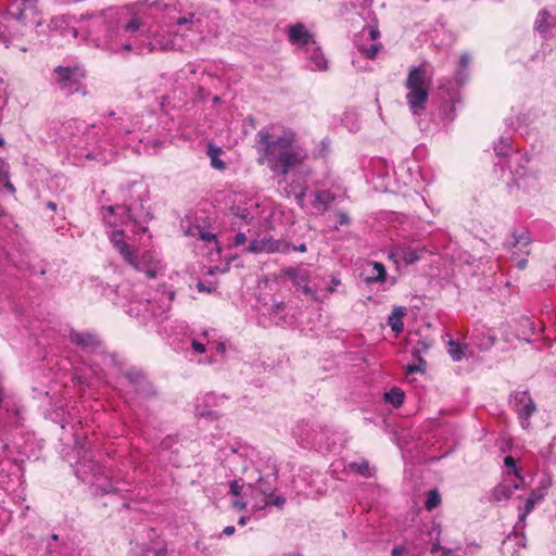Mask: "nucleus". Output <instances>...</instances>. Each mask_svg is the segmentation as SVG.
Here are the masks:
<instances>
[{"label":"nucleus","mask_w":556,"mask_h":556,"mask_svg":"<svg viewBox=\"0 0 556 556\" xmlns=\"http://www.w3.org/2000/svg\"><path fill=\"white\" fill-rule=\"evenodd\" d=\"M191 346L198 354H203L206 351V344L197 339H192Z\"/></svg>","instance_id":"603ef678"},{"label":"nucleus","mask_w":556,"mask_h":556,"mask_svg":"<svg viewBox=\"0 0 556 556\" xmlns=\"http://www.w3.org/2000/svg\"><path fill=\"white\" fill-rule=\"evenodd\" d=\"M162 13L164 23L168 26H189V29L200 27V18L194 13L181 15L173 2L153 1L149 7L140 2L132 8L111 7L101 12L87 13L81 16L88 39L99 49L109 53L122 54L144 51H163L173 46L166 35L152 30L144 15Z\"/></svg>","instance_id":"f257e3e1"},{"label":"nucleus","mask_w":556,"mask_h":556,"mask_svg":"<svg viewBox=\"0 0 556 556\" xmlns=\"http://www.w3.org/2000/svg\"><path fill=\"white\" fill-rule=\"evenodd\" d=\"M46 207H47V208H49V210H51V211H55V210H56V207H58V205H56V203H55V202H53V201H48V202L46 203Z\"/></svg>","instance_id":"774afa93"},{"label":"nucleus","mask_w":556,"mask_h":556,"mask_svg":"<svg viewBox=\"0 0 556 556\" xmlns=\"http://www.w3.org/2000/svg\"><path fill=\"white\" fill-rule=\"evenodd\" d=\"M426 370V362L424 358L419 357L418 364H408L406 366V374H415V372H425Z\"/></svg>","instance_id":"09e8293b"},{"label":"nucleus","mask_w":556,"mask_h":556,"mask_svg":"<svg viewBox=\"0 0 556 556\" xmlns=\"http://www.w3.org/2000/svg\"><path fill=\"white\" fill-rule=\"evenodd\" d=\"M136 124L124 111H110L102 115L101 127L87 125L84 121L73 119L66 125V129H76L81 137L73 136L74 146L87 147L100 141L110 144H119V140L136 131Z\"/></svg>","instance_id":"20e7f679"},{"label":"nucleus","mask_w":556,"mask_h":556,"mask_svg":"<svg viewBox=\"0 0 556 556\" xmlns=\"http://www.w3.org/2000/svg\"><path fill=\"white\" fill-rule=\"evenodd\" d=\"M433 72L428 71L427 63L409 68L405 88L407 89L406 101L414 115H420L429 100V91L432 85Z\"/></svg>","instance_id":"6e6552de"},{"label":"nucleus","mask_w":556,"mask_h":556,"mask_svg":"<svg viewBox=\"0 0 556 556\" xmlns=\"http://www.w3.org/2000/svg\"><path fill=\"white\" fill-rule=\"evenodd\" d=\"M245 241H247L245 235L243 232H238L233 238V245L240 247V245L244 244Z\"/></svg>","instance_id":"13d9d810"},{"label":"nucleus","mask_w":556,"mask_h":556,"mask_svg":"<svg viewBox=\"0 0 556 556\" xmlns=\"http://www.w3.org/2000/svg\"><path fill=\"white\" fill-rule=\"evenodd\" d=\"M515 536L517 538V545L518 546H521V547H525L526 546V536L523 533H521V535H518L517 531L515 530Z\"/></svg>","instance_id":"69168bd1"},{"label":"nucleus","mask_w":556,"mask_h":556,"mask_svg":"<svg viewBox=\"0 0 556 556\" xmlns=\"http://www.w3.org/2000/svg\"><path fill=\"white\" fill-rule=\"evenodd\" d=\"M84 76V72L77 65H59L52 72L51 81L58 90L68 97L79 90Z\"/></svg>","instance_id":"f8f14e48"},{"label":"nucleus","mask_w":556,"mask_h":556,"mask_svg":"<svg viewBox=\"0 0 556 556\" xmlns=\"http://www.w3.org/2000/svg\"><path fill=\"white\" fill-rule=\"evenodd\" d=\"M340 285L341 280L336 276L330 277L329 283L324 282L317 285V288L319 289L318 294L320 295V300L325 298L328 293H333L337 290V287H339Z\"/></svg>","instance_id":"58836bf2"},{"label":"nucleus","mask_w":556,"mask_h":556,"mask_svg":"<svg viewBox=\"0 0 556 556\" xmlns=\"http://www.w3.org/2000/svg\"><path fill=\"white\" fill-rule=\"evenodd\" d=\"M217 401L215 393H206L202 397H197L195 414L200 417L216 419L218 417L217 413L212 407L217 405Z\"/></svg>","instance_id":"393cba45"},{"label":"nucleus","mask_w":556,"mask_h":556,"mask_svg":"<svg viewBox=\"0 0 556 556\" xmlns=\"http://www.w3.org/2000/svg\"><path fill=\"white\" fill-rule=\"evenodd\" d=\"M288 40L291 45L303 49L304 52H308L311 46L316 42L314 35L309 33L302 23H296L288 27Z\"/></svg>","instance_id":"aec40b11"},{"label":"nucleus","mask_w":556,"mask_h":556,"mask_svg":"<svg viewBox=\"0 0 556 556\" xmlns=\"http://www.w3.org/2000/svg\"><path fill=\"white\" fill-rule=\"evenodd\" d=\"M334 194L329 190H318L314 192L313 207L318 212H326L330 203L334 200Z\"/></svg>","instance_id":"473e14b6"},{"label":"nucleus","mask_w":556,"mask_h":556,"mask_svg":"<svg viewBox=\"0 0 556 556\" xmlns=\"http://www.w3.org/2000/svg\"><path fill=\"white\" fill-rule=\"evenodd\" d=\"M247 455L251 458L252 466L244 467L243 472L253 508L264 509L273 505L281 508L286 504V498L275 495L279 471L276 460L269 453L255 448L247 451Z\"/></svg>","instance_id":"7ed1b4c3"},{"label":"nucleus","mask_w":556,"mask_h":556,"mask_svg":"<svg viewBox=\"0 0 556 556\" xmlns=\"http://www.w3.org/2000/svg\"><path fill=\"white\" fill-rule=\"evenodd\" d=\"M214 349L217 354L224 355L226 352V344L224 342H216L214 344Z\"/></svg>","instance_id":"e2e57ef3"},{"label":"nucleus","mask_w":556,"mask_h":556,"mask_svg":"<svg viewBox=\"0 0 556 556\" xmlns=\"http://www.w3.org/2000/svg\"><path fill=\"white\" fill-rule=\"evenodd\" d=\"M251 448L252 447H244V448H242V451L240 453H238L237 451H232V454L227 457V462L230 465L241 464L242 469L244 467H251L252 460L247 455V451H249ZM242 473H244V472L242 471ZM247 488H248V484L245 481V475H243L242 479H240V480L235 479V480L230 481V483H229L230 493L232 495H235L236 497H240L241 495H243L245 497L251 498L250 491H247Z\"/></svg>","instance_id":"2eb2a0df"},{"label":"nucleus","mask_w":556,"mask_h":556,"mask_svg":"<svg viewBox=\"0 0 556 556\" xmlns=\"http://www.w3.org/2000/svg\"><path fill=\"white\" fill-rule=\"evenodd\" d=\"M287 248L281 250L282 252H289L290 250L295 252H306L307 248L305 243H301L299 245H286Z\"/></svg>","instance_id":"4d7b16f0"},{"label":"nucleus","mask_w":556,"mask_h":556,"mask_svg":"<svg viewBox=\"0 0 556 556\" xmlns=\"http://www.w3.org/2000/svg\"><path fill=\"white\" fill-rule=\"evenodd\" d=\"M549 484H542L541 486L534 489L531 491L530 495L528 496L526 504H525V510L519 514V521L518 525L515 527L518 528L520 525V529L522 530L525 528V521L528 516L533 509L534 506L544 500V497L547 494V489Z\"/></svg>","instance_id":"5701e85b"},{"label":"nucleus","mask_w":556,"mask_h":556,"mask_svg":"<svg viewBox=\"0 0 556 556\" xmlns=\"http://www.w3.org/2000/svg\"><path fill=\"white\" fill-rule=\"evenodd\" d=\"M362 277L367 286L377 282H384L388 280L386 267L379 262H368L367 266L362 271Z\"/></svg>","instance_id":"b1692460"},{"label":"nucleus","mask_w":556,"mask_h":556,"mask_svg":"<svg viewBox=\"0 0 556 556\" xmlns=\"http://www.w3.org/2000/svg\"><path fill=\"white\" fill-rule=\"evenodd\" d=\"M9 165L2 159H0V184L10 192H15L14 186L9 181Z\"/></svg>","instance_id":"79ce46f5"},{"label":"nucleus","mask_w":556,"mask_h":556,"mask_svg":"<svg viewBox=\"0 0 556 556\" xmlns=\"http://www.w3.org/2000/svg\"><path fill=\"white\" fill-rule=\"evenodd\" d=\"M495 342L496 337L490 329L475 330V343L480 350L486 351L491 349Z\"/></svg>","instance_id":"2f4dec72"},{"label":"nucleus","mask_w":556,"mask_h":556,"mask_svg":"<svg viewBox=\"0 0 556 556\" xmlns=\"http://www.w3.org/2000/svg\"><path fill=\"white\" fill-rule=\"evenodd\" d=\"M510 404L517 413L522 429H529L530 418L536 412V405L528 390L515 391L510 394Z\"/></svg>","instance_id":"4468645a"},{"label":"nucleus","mask_w":556,"mask_h":556,"mask_svg":"<svg viewBox=\"0 0 556 556\" xmlns=\"http://www.w3.org/2000/svg\"><path fill=\"white\" fill-rule=\"evenodd\" d=\"M243 495H241L240 497H237L233 502H232V506L235 508H237L238 510H242L244 509L249 504L252 505V498L250 497H247L248 500H243Z\"/></svg>","instance_id":"3c124183"},{"label":"nucleus","mask_w":556,"mask_h":556,"mask_svg":"<svg viewBox=\"0 0 556 556\" xmlns=\"http://www.w3.org/2000/svg\"><path fill=\"white\" fill-rule=\"evenodd\" d=\"M383 400L394 408H399L404 403L405 393L402 389L393 387L390 391L383 394Z\"/></svg>","instance_id":"f704fd0d"},{"label":"nucleus","mask_w":556,"mask_h":556,"mask_svg":"<svg viewBox=\"0 0 556 556\" xmlns=\"http://www.w3.org/2000/svg\"><path fill=\"white\" fill-rule=\"evenodd\" d=\"M469 61L470 55L467 52L462 53L454 79L442 78L439 81V89L446 93L452 104H455L458 101V89L463 87L468 79L467 68L469 66Z\"/></svg>","instance_id":"ddd939ff"},{"label":"nucleus","mask_w":556,"mask_h":556,"mask_svg":"<svg viewBox=\"0 0 556 556\" xmlns=\"http://www.w3.org/2000/svg\"><path fill=\"white\" fill-rule=\"evenodd\" d=\"M283 275L292 281L293 286L301 289L303 294L314 301H320V295L318 294L319 289L316 283L313 287L309 286V275L306 269L301 267H288L283 269Z\"/></svg>","instance_id":"dca6fc26"},{"label":"nucleus","mask_w":556,"mask_h":556,"mask_svg":"<svg viewBox=\"0 0 556 556\" xmlns=\"http://www.w3.org/2000/svg\"><path fill=\"white\" fill-rule=\"evenodd\" d=\"M406 312L405 306H395L388 317V325L395 334H400L404 331L403 317L406 315Z\"/></svg>","instance_id":"7c9ffc66"},{"label":"nucleus","mask_w":556,"mask_h":556,"mask_svg":"<svg viewBox=\"0 0 556 556\" xmlns=\"http://www.w3.org/2000/svg\"><path fill=\"white\" fill-rule=\"evenodd\" d=\"M306 190H307V188H302L299 192L294 193L295 202L301 207H303V205H304V199L306 197Z\"/></svg>","instance_id":"5fc2aeb1"},{"label":"nucleus","mask_w":556,"mask_h":556,"mask_svg":"<svg viewBox=\"0 0 556 556\" xmlns=\"http://www.w3.org/2000/svg\"><path fill=\"white\" fill-rule=\"evenodd\" d=\"M222 153V148L212 143L207 144V155L211 159L212 167L215 169L224 170L226 168V163L219 159Z\"/></svg>","instance_id":"c9c22d12"},{"label":"nucleus","mask_w":556,"mask_h":556,"mask_svg":"<svg viewBox=\"0 0 556 556\" xmlns=\"http://www.w3.org/2000/svg\"><path fill=\"white\" fill-rule=\"evenodd\" d=\"M348 468L365 478L374 476V470L369 467V463L367 460L351 462L348 465Z\"/></svg>","instance_id":"e433bc0d"},{"label":"nucleus","mask_w":556,"mask_h":556,"mask_svg":"<svg viewBox=\"0 0 556 556\" xmlns=\"http://www.w3.org/2000/svg\"><path fill=\"white\" fill-rule=\"evenodd\" d=\"M513 256H514V258L516 260V262H517V267H518L519 269H523V268H526V266H527V264H528V260H527V256H528V255L515 254V255H513Z\"/></svg>","instance_id":"6e6d98bb"},{"label":"nucleus","mask_w":556,"mask_h":556,"mask_svg":"<svg viewBox=\"0 0 556 556\" xmlns=\"http://www.w3.org/2000/svg\"><path fill=\"white\" fill-rule=\"evenodd\" d=\"M367 33L368 38L372 41H376L380 37V31L377 25H368L363 29V33Z\"/></svg>","instance_id":"8fccbe9b"},{"label":"nucleus","mask_w":556,"mask_h":556,"mask_svg":"<svg viewBox=\"0 0 556 556\" xmlns=\"http://www.w3.org/2000/svg\"><path fill=\"white\" fill-rule=\"evenodd\" d=\"M15 227L12 217L0 208V241H4L7 237L11 236Z\"/></svg>","instance_id":"72a5a7b5"},{"label":"nucleus","mask_w":556,"mask_h":556,"mask_svg":"<svg viewBox=\"0 0 556 556\" xmlns=\"http://www.w3.org/2000/svg\"><path fill=\"white\" fill-rule=\"evenodd\" d=\"M465 345L460 344L457 341L450 340L448 341V354L453 361L459 362L465 357Z\"/></svg>","instance_id":"ea45409f"},{"label":"nucleus","mask_w":556,"mask_h":556,"mask_svg":"<svg viewBox=\"0 0 556 556\" xmlns=\"http://www.w3.org/2000/svg\"><path fill=\"white\" fill-rule=\"evenodd\" d=\"M70 341L88 353H104V346L99 337L90 331H70Z\"/></svg>","instance_id":"a211bd4d"},{"label":"nucleus","mask_w":556,"mask_h":556,"mask_svg":"<svg viewBox=\"0 0 556 556\" xmlns=\"http://www.w3.org/2000/svg\"><path fill=\"white\" fill-rule=\"evenodd\" d=\"M36 0H12L5 13L0 17V43L9 48L13 41L25 35L27 28H35L42 24Z\"/></svg>","instance_id":"423d86ee"},{"label":"nucleus","mask_w":556,"mask_h":556,"mask_svg":"<svg viewBox=\"0 0 556 556\" xmlns=\"http://www.w3.org/2000/svg\"><path fill=\"white\" fill-rule=\"evenodd\" d=\"M175 291L162 286L155 291L153 299H146L139 301L136 305H130L127 313L135 317H142L147 319L151 317L157 321L167 318V313L170 309V304L174 301Z\"/></svg>","instance_id":"9d476101"},{"label":"nucleus","mask_w":556,"mask_h":556,"mask_svg":"<svg viewBox=\"0 0 556 556\" xmlns=\"http://www.w3.org/2000/svg\"><path fill=\"white\" fill-rule=\"evenodd\" d=\"M104 364H113L115 362L114 355L105 354L103 355Z\"/></svg>","instance_id":"338daca9"},{"label":"nucleus","mask_w":556,"mask_h":556,"mask_svg":"<svg viewBox=\"0 0 556 556\" xmlns=\"http://www.w3.org/2000/svg\"><path fill=\"white\" fill-rule=\"evenodd\" d=\"M199 236L202 240L206 242L215 241V235L208 231L199 230Z\"/></svg>","instance_id":"bf43d9fd"},{"label":"nucleus","mask_w":556,"mask_h":556,"mask_svg":"<svg viewBox=\"0 0 556 556\" xmlns=\"http://www.w3.org/2000/svg\"><path fill=\"white\" fill-rule=\"evenodd\" d=\"M504 465L507 467L508 471H507V477L509 478H516L518 479L520 482H523V477L520 476L518 469H517V466H516V462L514 459L513 456H506L504 458Z\"/></svg>","instance_id":"37998d69"},{"label":"nucleus","mask_w":556,"mask_h":556,"mask_svg":"<svg viewBox=\"0 0 556 556\" xmlns=\"http://www.w3.org/2000/svg\"><path fill=\"white\" fill-rule=\"evenodd\" d=\"M148 200V187L143 182L134 181L127 186L122 205L103 207V218L106 223L112 224L110 218L117 211L125 215L122 223L129 220L139 226L147 224L152 218L151 213L144 207Z\"/></svg>","instance_id":"0eeeda50"},{"label":"nucleus","mask_w":556,"mask_h":556,"mask_svg":"<svg viewBox=\"0 0 556 556\" xmlns=\"http://www.w3.org/2000/svg\"><path fill=\"white\" fill-rule=\"evenodd\" d=\"M511 174L514 176V182L517 185L518 188L525 187L523 180L526 178V170L522 166L516 167L515 169H511Z\"/></svg>","instance_id":"de8ad7c7"},{"label":"nucleus","mask_w":556,"mask_h":556,"mask_svg":"<svg viewBox=\"0 0 556 556\" xmlns=\"http://www.w3.org/2000/svg\"><path fill=\"white\" fill-rule=\"evenodd\" d=\"M292 433L299 440V443L305 447L320 444L319 434L308 421H299L292 429Z\"/></svg>","instance_id":"4be33fe9"},{"label":"nucleus","mask_w":556,"mask_h":556,"mask_svg":"<svg viewBox=\"0 0 556 556\" xmlns=\"http://www.w3.org/2000/svg\"><path fill=\"white\" fill-rule=\"evenodd\" d=\"M513 242L510 243L511 249H517L518 251H513V255L520 254V255H529L530 254V243L531 238L528 230H514L511 233Z\"/></svg>","instance_id":"cd10ccee"},{"label":"nucleus","mask_w":556,"mask_h":556,"mask_svg":"<svg viewBox=\"0 0 556 556\" xmlns=\"http://www.w3.org/2000/svg\"><path fill=\"white\" fill-rule=\"evenodd\" d=\"M236 531V528L233 526H227L224 528V530L222 531V533H219L218 535H216L217 539H220L222 535H227V536H230L235 533Z\"/></svg>","instance_id":"680f3d73"},{"label":"nucleus","mask_w":556,"mask_h":556,"mask_svg":"<svg viewBox=\"0 0 556 556\" xmlns=\"http://www.w3.org/2000/svg\"><path fill=\"white\" fill-rule=\"evenodd\" d=\"M441 528L433 521L419 526L413 538L407 539L412 547H414L413 556H421L425 552L430 551L435 554L441 548L440 545Z\"/></svg>","instance_id":"9b49d317"},{"label":"nucleus","mask_w":556,"mask_h":556,"mask_svg":"<svg viewBox=\"0 0 556 556\" xmlns=\"http://www.w3.org/2000/svg\"><path fill=\"white\" fill-rule=\"evenodd\" d=\"M280 242L274 240L270 236H265L262 239L252 240L248 247L251 253H271L280 251Z\"/></svg>","instance_id":"a878e982"},{"label":"nucleus","mask_w":556,"mask_h":556,"mask_svg":"<svg viewBox=\"0 0 556 556\" xmlns=\"http://www.w3.org/2000/svg\"><path fill=\"white\" fill-rule=\"evenodd\" d=\"M167 547L164 542H156L153 545H142L132 548L129 556H165Z\"/></svg>","instance_id":"c756f323"},{"label":"nucleus","mask_w":556,"mask_h":556,"mask_svg":"<svg viewBox=\"0 0 556 556\" xmlns=\"http://www.w3.org/2000/svg\"><path fill=\"white\" fill-rule=\"evenodd\" d=\"M520 482L516 478L506 477L494 490V497L496 501L508 500L513 496L514 492L520 488Z\"/></svg>","instance_id":"c85d7f7f"},{"label":"nucleus","mask_w":556,"mask_h":556,"mask_svg":"<svg viewBox=\"0 0 556 556\" xmlns=\"http://www.w3.org/2000/svg\"><path fill=\"white\" fill-rule=\"evenodd\" d=\"M349 224H350V217H349L348 213L339 212L336 228H338L339 226H344V225H349Z\"/></svg>","instance_id":"864d4df0"},{"label":"nucleus","mask_w":556,"mask_h":556,"mask_svg":"<svg viewBox=\"0 0 556 556\" xmlns=\"http://www.w3.org/2000/svg\"><path fill=\"white\" fill-rule=\"evenodd\" d=\"M197 289L200 291V292H212L213 291V288L211 287H206L204 282L202 281H199L197 283Z\"/></svg>","instance_id":"0e129e2a"},{"label":"nucleus","mask_w":556,"mask_h":556,"mask_svg":"<svg viewBox=\"0 0 556 556\" xmlns=\"http://www.w3.org/2000/svg\"><path fill=\"white\" fill-rule=\"evenodd\" d=\"M534 30L543 38L551 39L556 36V16L546 9H542L535 18Z\"/></svg>","instance_id":"412c9836"},{"label":"nucleus","mask_w":556,"mask_h":556,"mask_svg":"<svg viewBox=\"0 0 556 556\" xmlns=\"http://www.w3.org/2000/svg\"><path fill=\"white\" fill-rule=\"evenodd\" d=\"M441 503V495L437 489L430 490L425 502V508L432 510Z\"/></svg>","instance_id":"c03bdc74"},{"label":"nucleus","mask_w":556,"mask_h":556,"mask_svg":"<svg viewBox=\"0 0 556 556\" xmlns=\"http://www.w3.org/2000/svg\"><path fill=\"white\" fill-rule=\"evenodd\" d=\"M123 376L137 395L141 397H152L156 395L152 383L141 370L130 368L125 370Z\"/></svg>","instance_id":"f3484780"},{"label":"nucleus","mask_w":556,"mask_h":556,"mask_svg":"<svg viewBox=\"0 0 556 556\" xmlns=\"http://www.w3.org/2000/svg\"><path fill=\"white\" fill-rule=\"evenodd\" d=\"M413 548L414 547H412L409 545L408 540L406 539L403 544L396 545L392 548L391 556H403V555L413 556V551H412Z\"/></svg>","instance_id":"a18cd8bd"},{"label":"nucleus","mask_w":556,"mask_h":556,"mask_svg":"<svg viewBox=\"0 0 556 556\" xmlns=\"http://www.w3.org/2000/svg\"><path fill=\"white\" fill-rule=\"evenodd\" d=\"M79 459L74 466L75 475L79 480L85 483H90L96 488V491H100L102 494L115 493L123 491L118 484L115 473L112 469V465L108 464L111 460H105V464L101 459V455L96 454L93 450H84L83 447L78 451Z\"/></svg>","instance_id":"39448f33"},{"label":"nucleus","mask_w":556,"mask_h":556,"mask_svg":"<svg viewBox=\"0 0 556 556\" xmlns=\"http://www.w3.org/2000/svg\"><path fill=\"white\" fill-rule=\"evenodd\" d=\"M213 545H207L203 540H198L195 542V548L203 555V556H213L215 553H217L216 548H212Z\"/></svg>","instance_id":"49530a36"},{"label":"nucleus","mask_w":556,"mask_h":556,"mask_svg":"<svg viewBox=\"0 0 556 556\" xmlns=\"http://www.w3.org/2000/svg\"><path fill=\"white\" fill-rule=\"evenodd\" d=\"M359 52L364 54L367 59L374 60L378 52L382 49V45L380 42H374L370 45H361L357 47Z\"/></svg>","instance_id":"a19ab883"},{"label":"nucleus","mask_w":556,"mask_h":556,"mask_svg":"<svg viewBox=\"0 0 556 556\" xmlns=\"http://www.w3.org/2000/svg\"><path fill=\"white\" fill-rule=\"evenodd\" d=\"M395 254L400 256L406 265L415 264L420 258L419 251L412 248H402Z\"/></svg>","instance_id":"4c0bfd02"},{"label":"nucleus","mask_w":556,"mask_h":556,"mask_svg":"<svg viewBox=\"0 0 556 556\" xmlns=\"http://www.w3.org/2000/svg\"><path fill=\"white\" fill-rule=\"evenodd\" d=\"M285 309V303L283 302H275L270 306V314H279Z\"/></svg>","instance_id":"052dcab7"},{"label":"nucleus","mask_w":556,"mask_h":556,"mask_svg":"<svg viewBox=\"0 0 556 556\" xmlns=\"http://www.w3.org/2000/svg\"><path fill=\"white\" fill-rule=\"evenodd\" d=\"M493 149H494L496 156L505 160L504 163H502V160L500 162L495 163V166H500L502 170L504 169L505 166L511 168L510 164L513 162L517 163L521 160H525L526 162L529 161L526 155H520L518 153L510 154V152L513 151V148L510 144V139L507 137H501L496 142H494Z\"/></svg>","instance_id":"6ab92c4d"},{"label":"nucleus","mask_w":556,"mask_h":556,"mask_svg":"<svg viewBox=\"0 0 556 556\" xmlns=\"http://www.w3.org/2000/svg\"><path fill=\"white\" fill-rule=\"evenodd\" d=\"M305 54L307 58V67L311 71H326L328 68V61L317 42L311 46L309 51L305 52Z\"/></svg>","instance_id":"bb28decb"},{"label":"nucleus","mask_w":556,"mask_h":556,"mask_svg":"<svg viewBox=\"0 0 556 556\" xmlns=\"http://www.w3.org/2000/svg\"><path fill=\"white\" fill-rule=\"evenodd\" d=\"M111 242L123 260L137 271L144 273L149 279L155 278L163 270V265L154 251H144L140 257L124 240V230H114Z\"/></svg>","instance_id":"1a4fd4ad"},{"label":"nucleus","mask_w":556,"mask_h":556,"mask_svg":"<svg viewBox=\"0 0 556 556\" xmlns=\"http://www.w3.org/2000/svg\"><path fill=\"white\" fill-rule=\"evenodd\" d=\"M255 142L260 155L257 162L267 164L275 176H287L307 157L295 131L280 125L270 124L258 130Z\"/></svg>","instance_id":"f03ea898"}]
</instances>
